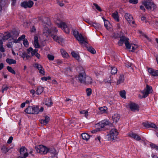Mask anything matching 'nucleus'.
Returning a JSON list of instances; mask_svg holds the SVG:
<instances>
[{
	"label": "nucleus",
	"instance_id": "obj_39",
	"mask_svg": "<svg viewBox=\"0 0 158 158\" xmlns=\"http://www.w3.org/2000/svg\"><path fill=\"white\" fill-rule=\"evenodd\" d=\"M104 81L105 83H108L111 84L112 82V78L110 76H109L104 79Z\"/></svg>",
	"mask_w": 158,
	"mask_h": 158
},
{
	"label": "nucleus",
	"instance_id": "obj_37",
	"mask_svg": "<svg viewBox=\"0 0 158 158\" xmlns=\"http://www.w3.org/2000/svg\"><path fill=\"white\" fill-rule=\"evenodd\" d=\"M104 23V26L106 29H108L109 28V26L110 25V23L109 21L105 19L104 18H102Z\"/></svg>",
	"mask_w": 158,
	"mask_h": 158
},
{
	"label": "nucleus",
	"instance_id": "obj_58",
	"mask_svg": "<svg viewBox=\"0 0 158 158\" xmlns=\"http://www.w3.org/2000/svg\"><path fill=\"white\" fill-rule=\"evenodd\" d=\"M113 36L115 38H120V37H121L122 36H121V35L118 34V33H114L113 35Z\"/></svg>",
	"mask_w": 158,
	"mask_h": 158
},
{
	"label": "nucleus",
	"instance_id": "obj_62",
	"mask_svg": "<svg viewBox=\"0 0 158 158\" xmlns=\"http://www.w3.org/2000/svg\"><path fill=\"white\" fill-rule=\"evenodd\" d=\"M12 43H9L7 44V46L8 48H11L12 47Z\"/></svg>",
	"mask_w": 158,
	"mask_h": 158
},
{
	"label": "nucleus",
	"instance_id": "obj_3",
	"mask_svg": "<svg viewBox=\"0 0 158 158\" xmlns=\"http://www.w3.org/2000/svg\"><path fill=\"white\" fill-rule=\"evenodd\" d=\"M142 4L147 9L150 11H153L156 8V5L151 0H143Z\"/></svg>",
	"mask_w": 158,
	"mask_h": 158
},
{
	"label": "nucleus",
	"instance_id": "obj_30",
	"mask_svg": "<svg viewBox=\"0 0 158 158\" xmlns=\"http://www.w3.org/2000/svg\"><path fill=\"white\" fill-rule=\"evenodd\" d=\"M100 111V113L101 114L107 113V108L106 106L101 107L99 108Z\"/></svg>",
	"mask_w": 158,
	"mask_h": 158
},
{
	"label": "nucleus",
	"instance_id": "obj_49",
	"mask_svg": "<svg viewBox=\"0 0 158 158\" xmlns=\"http://www.w3.org/2000/svg\"><path fill=\"white\" fill-rule=\"evenodd\" d=\"M112 118H120V115L118 113H116L114 114V115L112 116Z\"/></svg>",
	"mask_w": 158,
	"mask_h": 158
},
{
	"label": "nucleus",
	"instance_id": "obj_2",
	"mask_svg": "<svg viewBox=\"0 0 158 158\" xmlns=\"http://www.w3.org/2000/svg\"><path fill=\"white\" fill-rule=\"evenodd\" d=\"M81 70V73L78 76V79L81 83L85 84H91L92 82V79L90 77L86 76L85 71L82 67H80Z\"/></svg>",
	"mask_w": 158,
	"mask_h": 158
},
{
	"label": "nucleus",
	"instance_id": "obj_56",
	"mask_svg": "<svg viewBox=\"0 0 158 158\" xmlns=\"http://www.w3.org/2000/svg\"><path fill=\"white\" fill-rule=\"evenodd\" d=\"M150 146L153 148H155L156 149H157L158 148V146L156 145L155 144L153 143H151L150 144Z\"/></svg>",
	"mask_w": 158,
	"mask_h": 158
},
{
	"label": "nucleus",
	"instance_id": "obj_23",
	"mask_svg": "<svg viewBox=\"0 0 158 158\" xmlns=\"http://www.w3.org/2000/svg\"><path fill=\"white\" fill-rule=\"evenodd\" d=\"M44 103L45 105L48 106H50L52 104L50 98L46 99L44 100Z\"/></svg>",
	"mask_w": 158,
	"mask_h": 158
},
{
	"label": "nucleus",
	"instance_id": "obj_36",
	"mask_svg": "<svg viewBox=\"0 0 158 158\" xmlns=\"http://www.w3.org/2000/svg\"><path fill=\"white\" fill-rule=\"evenodd\" d=\"M44 91L43 88L41 87H39L36 91V94L38 95L40 94Z\"/></svg>",
	"mask_w": 158,
	"mask_h": 158
},
{
	"label": "nucleus",
	"instance_id": "obj_57",
	"mask_svg": "<svg viewBox=\"0 0 158 158\" xmlns=\"http://www.w3.org/2000/svg\"><path fill=\"white\" fill-rule=\"evenodd\" d=\"M13 139V137L12 136H10L7 141V143L10 144L11 143Z\"/></svg>",
	"mask_w": 158,
	"mask_h": 158
},
{
	"label": "nucleus",
	"instance_id": "obj_22",
	"mask_svg": "<svg viewBox=\"0 0 158 158\" xmlns=\"http://www.w3.org/2000/svg\"><path fill=\"white\" fill-rule=\"evenodd\" d=\"M51 33V31H50L48 28L47 27H45L44 30L43 32V36H46L47 37L48 35Z\"/></svg>",
	"mask_w": 158,
	"mask_h": 158
},
{
	"label": "nucleus",
	"instance_id": "obj_5",
	"mask_svg": "<svg viewBox=\"0 0 158 158\" xmlns=\"http://www.w3.org/2000/svg\"><path fill=\"white\" fill-rule=\"evenodd\" d=\"M35 149L37 153L41 154H46L48 151V148L43 145H39L35 147Z\"/></svg>",
	"mask_w": 158,
	"mask_h": 158
},
{
	"label": "nucleus",
	"instance_id": "obj_28",
	"mask_svg": "<svg viewBox=\"0 0 158 158\" xmlns=\"http://www.w3.org/2000/svg\"><path fill=\"white\" fill-rule=\"evenodd\" d=\"M50 119H40L39 122L43 125H46L49 122Z\"/></svg>",
	"mask_w": 158,
	"mask_h": 158
},
{
	"label": "nucleus",
	"instance_id": "obj_32",
	"mask_svg": "<svg viewBox=\"0 0 158 158\" xmlns=\"http://www.w3.org/2000/svg\"><path fill=\"white\" fill-rule=\"evenodd\" d=\"M71 54L72 56L77 60H78L79 59V56L78 53L73 51L71 52Z\"/></svg>",
	"mask_w": 158,
	"mask_h": 158
},
{
	"label": "nucleus",
	"instance_id": "obj_51",
	"mask_svg": "<svg viewBox=\"0 0 158 158\" xmlns=\"http://www.w3.org/2000/svg\"><path fill=\"white\" fill-rule=\"evenodd\" d=\"M87 94L88 96H90L91 94V89L90 88H88L86 90Z\"/></svg>",
	"mask_w": 158,
	"mask_h": 158
},
{
	"label": "nucleus",
	"instance_id": "obj_47",
	"mask_svg": "<svg viewBox=\"0 0 158 158\" xmlns=\"http://www.w3.org/2000/svg\"><path fill=\"white\" fill-rule=\"evenodd\" d=\"M8 89V87L6 85H4L2 87V91L3 93L4 91H6Z\"/></svg>",
	"mask_w": 158,
	"mask_h": 158
},
{
	"label": "nucleus",
	"instance_id": "obj_63",
	"mask_svg": "<svg viewBox=\"0 0 158 158\" xmlns=\"http://www.w3.org/2000/svg\"><path fill=\"white\" fill-rule=\"evenodd\" d=\"M52 84L55 85H57V82L56 80H53L52 81Z\"/></svg>",
	"mask_w": 158,
	"mask_h": 158
},
{
	"label": "nucleus",
	"instance_id": "obj_64",
	"mask_svg": "<svg viewBox=\"0 0 158 158\" xmlns=\"http://www.w3.org/2000/svg\"><path fill=\"white\" fill-rule=\"evenodd\" d=\"M44 117L45 118H51V116L49 115H47L46 114L44 115Z\"/></svg>",
	"mask_w": 158,
	"mask_h": 158
},
{
	"label": "nucleus",
	"instance_id": "obj_41",
	"mask_svg": "<svg viewBox=\"0 0 158 158\" xmlns=\"http://www.w3.org/2000/svg\"><path fill=\"white\" fill-rule=\"evenodd\" d=\"M111 70V73L112 74H114L117 72V69L115 67L111 66L110 67Z\"/></svg>",
	"mask_w": 158,
	"mask_h": 158
},
{
	"label": "nucleus",
	"instance_id": "obj_54",
	"mask_svg": "<svg viewBox=\"0 0 158 158\" xmlns=\"http://www.w3.org/2000/svg\"><path fill=\"white\" fill-rule=\"evenodd\" d=\"M25 35H22L21 36H20L18 38V40H19V41H21L25 39Z\"/></svg>",
	"mask_w": 158,
	"mask_h": 158
},
{
	"label": "nucleus",
	"instance_id": "obj_19",
	"mask_svg": "<svg viewBox=\"0 0 158 158\" xmlns=\"http://www.w3.org/2000/svg\"><path fill=\"white\" fill-rule=\"evenodd\" d=\"M148 73L152 76H158V70H154L151 68L148 69Z\"/></svg>",
	"mask_w": 158,
	"mask_h": 158
},
{
	"label": "nucleus",
	"instance_id": "obj_26",
	"mask_svg": "<svg viewBox=\"0 0 158 158\" xmlns=\"http://www.w3.org/2000/svg\"><path fill=\"white\" fill-rule=\"evenodd\" d=\"M82 139L86 141H88L90 138V135L86 133H83L81 134Z\"/></svg>",
	"mask_w": 158,
	"mask_h": 158
},
{
	"label": "nucleus",
	"instance_id": "obj_43",
	"mask_svg": "<svg viewBox=\"0 0 158 158\" xmlns=\"http://www.w3.org/2000/svg\"><path fill=\"white\" fill-rule=\"evenodd\" d=\"M3 42L2 40H0V51L2 52L5 51V49L3 47Z\"/></svg>",
	"mask_w": 158,
	"mask_h": 158
},
{
	"label": "nucleus",
	"instance_id": "obj_42",
	"mask_svg": "<svg viewBox=\"0 0 158 158\" xmlns=\"http://www.w3.org/2000/svg\"><path fill=\"white\" fill-rule=\"evenodd\" d=\"M7 69L9 72H10L13 74H15L16 73L15 71L11 67L7 66Z\"/></svg>",
	"mask_w": 158,
	"mask_h": 158
},
{
	"label": "nucleus",
	"instance_id": "obj_45",
	"mask_svg": "<svg viewBox=\"0 0 158 158\" xmlns=\"http://www.w3.org/2000/svg\"><path fill=\"white\" fill-rule=\"evenodd\" d=\"M88 51L93 54H94L96 52V51L94 48L91 47L88 48Z\"/></svg>",
	"mask_w": 158,
	"mask_h": 158
},
{
	"label": "nucleus",
	"instance_id": "obj_33",
	"mask_svg": "<svg viewBox=\"0 0 158 158\" xmlns=\"http://www.w3.org/2000/svg\"><path fill=\"white\" fill-rule=\"evenodd\" d=\"M6 61L10 64H15L16 63V61L12 59L8 58L6 59Z\"/></svg>",
	"mask_w": 158,
	"mask_h": 158
},
{
	"label": "nucleus",
	"instance_id": "obj_55",
	"mask_svg": "<svg viewBox=\"0 0 158 158\" xmlns=\"http://www.w3.org/2000/svg\"><path fill=\"white\" fill-rule=\"evenodd\" d=\"M41 79L43 81H47L48 80H50L51 77H42Z\"/></svg>",
	"mask_w": 158,
	"mask_h": 158
},
{
	"label": "nucleus",
	"instance_id": "obj_16",
	"mask_svg": "<svg viewBox=\"0 0 158 158\" xmlns=\"http://www.w3.org/2000/svg\"><path fill=\"white\" fill-rule=\"evenodd\" d=\"M34 67L37 69L39 71L40 73L43 75H44V71L42 66L40 64L35 63L34 64Z\"/></svg>",
	"mask_w": 158,
	"mask_h": 158
},
{
	"label": "nucleus",
	"instance_id": "obj_13",
	"mask_svg": "<svg viewBox=\"0 0 158 158\" xmlns=\"http://www.w3.org/2000/svg\"><path fill=\"white\" fill-rule=\"evenodd\" d=\"M129 108L131 111L135 112L139 110V107L137 104L134 103H131L129 104Z\"/></svg>",
	"mask_w": 158,
	"mask_h": 158
},
{
	"label": "nucleus",
	"instance_id": "obj_11",
	"mask_svg": "<svg viewBox=\"0 0 158 158\" xmlns=\"http://www.w3.org/2000/svg\"><path fill=\"white\" fill-rule=\"evenodd\" d=\"M19 152L20 154V156H19L26 157L28 156V155L27 150L24 147H21L19 150Z\"/></svg>",
	"mask_w": 158,
	"mask_h": 158
},
{
	"label": "nucleus",
	"instance_id": "obj_14",
	"mask_svg": "<svg viewBox=\"0 0 158 158\" xmlns=\"http://www.w3.org/2000/svg\"><path fill=\"white\" fill-rule=\"evenodd\" d=\"M125 19L128 23L131 24H133L134 23L133 17L129 13H126L124 16Z\"/></svg>",
	"mask_w": 158,
	"mask_h": 158
},
{
	"label": "nucleus",
	"instance_id": "obj_21",
	"mask_svg": "<svg viewBox=\"0 0 158 158\" xmlns=\"http://www.w3.org/2000/svg\"><path fill=\"white\" fill-rule=\"evenodd\" d=\"M128 47L129 48H127V49H128L130 51H131L132 52H134L135 51V50L138 47L135 44H130L129 42V44H128Z\"/></svg>",
	"mask_w": 158,
	"mask_h": 158
},
{
	"label": "nucleus",
	"instance_id": "obj_8",
	"mask_svg": "<svg viewBox=\"0 0 158 158\" xmlns=\"http://www.w3.org/2000/svg\"><path fill=\"white\" fill-rule=\"evenodd\" d=\"M57 26L60 27L62 28L63 30L66 33L69 32V29L67 25L64 22H60V23H56Z\"/></svg>",
	"mask_w": 158,
	"mask_h": 158
},
{
	"label": "nucleus",
	"instance_id": "obj_6",
	"mask_svg": "<svg viewBox=\"0 0 158 158\" xmlns=\"http://www.w3.org/2000/svg\"><path fill=\"white\" fill-rule=\"evenodd\" d=\"M152 87L147 85L146 88L144 90L141 91V92L143 95L144 98H145L147 97L149 94L152 93Z\"/></svg>",
	"mask_w": 158,
	"mask_h": 158
},
{
	"label": "nucleus",
	"instance_id": "obj_12",
	"mask_svg": "<svg viewBox=\"0 0 158 158\" xmlns=\"http://www.w3.org/2000/svg\"><path fill=\"white\" fill-rule=\"evenodd\" d=\"M34 3L33 1L30 0L28 2L24 1L21 4V5L23 7L26 8L28 7L31 8L33 6Z\"/></svg>",
	"mask_w": 158,
	"mask_h": 158
},
{
	"label": "nucleus",
	"instance_id": "obj_31",
	"mask_svg": "<svg viewBox=\"0 0 158 158\" xmlns=\"http://www.w3.org/2000/svg\"><path fill=\"white\" fill-rule=\"evenodd\" d=\"M124 81V77L123 75H120L119 78V79L118 80L117 83L118 84H119L123 82Z\"/></svg>",
	"mask_w": 158,
	"mask_h": 158
},
{
	"label": "nucleus",
	"instance_id": "obj_29",
	"mask_svg": "<svg viewBox=\"0 0 158 158\" xmlns=\"http://www.w3.org/2000/svg\"><path fill=\"white\" fill-rule=\"evenodd\" d=\"M32 106H29L25 110V112L28 114H33V113H34L32 111Z\"/></svg>",
	"mask_w": 158,
	"mask_h": 158
},
{
	"label": "nucleus",
	"instance_id": "obj_53",
	"mask_svg": "<svg viewBox=\"0 0 158 158\" xmlns=\"http://www.w3.org/2000/svg\"><path fill=\"white\" fill-rule=\"evenodd\" d=\"M129 2L133 4H136L138 2V0H129Z\"/></svg>",
	"mask_w": 158,
	"mask_h": 158
},
{
	"label": "nucleus",
	"instance_id": "obj_34",
	"mask_svg": "<svg viewBox=\"0 0 158 158\" xmlns=\"http://www.w3.org/2000/svg\"><path fill=\"white\" fill-rule=\"evenodd\" d=\"M60 52L62 56L64 57H67L68 56V53L64 49H60Z\"/></svg>",
	"mask_w": 158,
	"mask_h": 158
},
{
	"label": "nucleus",
	"instance_id": "obj_46",
	"mask_svg": "<svg viewBox=\"0 0 158 158\" xmlns=\"http://www.w3.org/2000/svg\"><path fill=\"white\" fill-rule=\"evenodd\" d=\"M126 92L125 90L121 91L120 93V95L123 98H126Z\"/></svg>",
	"mask_w": 158,
	"mask_h": 158
},
{
	"label": "nucleus",
	"instance_id": "obj_48",
	"mask_svg": "<svg viewBox=\"0 0 158 158\" xmlns=\"http://www.w3.org/2000/svg\"><path fill=\"white\" fill-rule=\"evenodd\" d=\"M81 114H85V118H87L88 115V112L87 110H82L80 112Z\"/></svg>",
	"mask_w": 158,
	"mask_h": 158
},
{
	"label": "nucleus",
	"instance_id": "obj_25",
	"mask_svg": "<svg viewBox=\"0 0 158 158\" xmlns=\"http://www.w3.org/2000/svg\"><path fill=\"white\" fill-rule=\"evenodd\" d=\"M34 45L36 48H39L40 47L38 43V38L37 36H35L34 38Z\"/></svg>",
	"mask_w": 158,
	"mask_h": 158
},
{
	"label": "nucleus",
	"instance_id": "obj_40",
	"mask_svg": "<svg viewBox=\"0 0 158 158\" xmlns=\"http://www.w3.org/2000/svg\"><path fill=\"white\" fill-rule=\"evenodd\" d=\"M11 36V35L10 33H8L6 35L3 36L2 38V39L4 41L8 40L9 38H10Z\"/></svg>",
	"mask_w": 158,
	"mask_h": 158
},
{
	"label": "nucleus",
	"instance_id": "obj_4",
	"mask_svg": "<svg viewBox=\"0 0 158 158\" xmlns=\"http://www.w3.org/2000/svg\"><path fill=\"white\" fill-rule=\"evenodd\" d=\"M73 32L74 37L81 44L86 45L87 43L85 39L77 30H73Z\"/></svg>",
	"mask_w": 158,
	"mask_h": 158
},
{
	"label": "nucleus",
	"instance_id": "obj_15",
	"mask_svg": "<svg viewBox=\"0 0 158 158\" xmlns=\"http://www.w3.org/2000/svg\"><path fill=\"white\" fill-rule=\"evenodd\" d=\"M51 37L56 41L59 44L63 46L64 45L63 43L64 42V40L62 38L60 37H58L57 35H52Z\"/></svg>",
	"mask_w": 158,
	"mask_h": 158
},
{
	"label": "nucleus",
	"instance_id": "obj_18",
	"mask_svg": "<svg viewBox=\"0 0 158 158\" xmlns=\"http://www.w3.org/2000/svg\"><path fill=\"white\" fill-rule=\"evenodd\" d=\"M48 152H49L51 155V156L49 158H57L56 155V150L53 148L49 149Z\"/></svg>",
	"mask_w": 158,
	"mask_h": 158
},
{
	"label": "nucleus",
	"instance_id": "obj_20",
	"mask_svg": "<svg viewBox=\"0 0 158 158\" xmlns=\"http://www.w3.org/2000/svg\"><path fill=\"white\" fill-rule=\"evenodd\" d=\"M38 52V50L35 49L33 50L31 47H30L27 50V53L28 54L31 53L32 56L35 55L36 53Z\"/></svg>",
	"mask_w": 158,
	"mask_h": 158
},
{
	"label": "nucleus",
	"instance_id": "obj_7",
	"mask_svg": "<svg viewBox=\"0 0 158 158\" xmlns=\"http://www.w3.org/2000/svg\"><path fill=\"white\" fill-rule=\"evenodd\" d=\"M129 39L124 36H122L120 37V40L118 42V44L119 46H122L123 43L124 42L127 48H129L128 46L129 44Z\"/></svg>",
	"mask_w": 158,
	"mask_h": 158
},
{
	"label": "nucleus",
	"instance_id": "obj_61",
	"mask_svg": "<svg viewBox=\"0 0 158 158\" xmlns=\"http://www.w3.org/2000/svg\"><path fill=\"white\" fill-rule=\"evenodd\" d=\"M132 65L131 63L127 62L126 64L125 65L127 67H131Z\"/></svg>",
	"mask_w": 158,
	"mask_h": 158
},
{
	"label": "nucleus",
	"instance_id": "obj_17",
	"mask_svg": "<svg viewBox=\"0 0 158 158\" xmlns=\"http://www.w3.org/2000/svg\"><path fill=\"white\" fill-rule=\"evenodd\" d=\"M129 136L137 141H140L141 140V138L139 136L132 132L129 134Z\"/></svg>",
	"mask_w": 158,
	"mask_h": 158
},
{
	"label": "nucleus",
	"instance_id": "obj_9",
	"mask_svg": "<svg viewBox=\"0 0 158 158\" xmlns=\"http://www.w3.org/2000/svg\"><path fill=\"white\" fill-rule=\"evenodd\" d=\"M118 132L116 129H111L110 131V138L111 139L114 140L117 138Z\"/></svg>",
	"mask_w": 158,
	"mask_h": 158
},
{
	"label": "nucleus",
	"instance_id": "obj_50",
	"mask_svg": "<svg viewBox=\"0 0 158 158\" xmlns=\"http://www.w3.org/2000/svg\"><path fill=\"white\" fill-rule=\"evenodd\" d=\"M94 5L96 9L98 10L99 11H102V10L100 8V7L99 6L98 4L96 3H94L93 4Z\"/></svg>",
	"mask_w": 158,
	"mask_h": 158
},
{
	"label": "nucleus",
	"instance_id": "obj_24",
	"mask_svg": "<svg viewBox=\"0 0 158 158\" xmlns=\"http://www.w3.org/2000/svg\"><path fill=\"white\" fill-rule=\"evenodd\" d=\"M91 26L93 27L96 30H99L101 28V25L96 22L93 23Z\"/></svg>",
	"mask_w": 158,
	"mask_h": 158
},
{
	"label": "nucleus",
	"instance_id": "obj_60",
	"mask_svg": "<svg viewBox=\"0 0 158 158\" xmlns=\"http://www.w3.org/2000/svg\"><path fill=\"white\" fill-rule=\"evenodd\" d=\"M27 54L26 52H23L22 53V57L25 60L26 58V56H27Z\"/></svg>",
	"mask_w": 158,
	"mask_h": 158
},
{
	"label": "nucleus",
	"instance_id": "obj_1",
	"mask_svg": "<svg viewBox=\"0 0 158 158\" xmlns=\"http://www.w3.org/2000/svg\"><path fill=\"white\" fill-rule=\"evenodd\" d=\"M115 121V123L117 122V119H104L102 120L96 125L100 127L101 128L105 127L106 128L108 129L110 127L113 126V124Z\"/></svg>",
	"mask_w": 158,
	"mask_h": 158
},
{
	"label": "nucleus",
	"instance_id": "obj_52",
	"mask_svg": "<svg viewBox=\"0 0 158 158\" xmlns=\"http://www.w3.org/2000/svg\"><path fill=\"white\" fill-rule=\"evenodd\" d=\"M48 59L50 60H53L54 58V57L53 56L50 54L48 55Z\"/></svg>",
	"mask_w": 158,
	"mask_h": 158
},
{
	"label": "nucleus",
	"instance_id": "obj_38",
	"mask_svg": "<svg viewBox=\"0 0 158 158\" xmlns=\"http://www.w3.org/2000/svg\"><path fill=\"white\" fill-rule=\"evenodd\" d=\"M32 111L34 112L33 114H37L39 113V108L37 106H32Z\"/></svg>",
	"mask_w": 158,
	"mask_h": 158
},
{
	"label": "nucleus",
	"instance_id": "obj_35",
	"mask_svg": "<svg viewBox=\"0 0 158 158\" xmlns=\"http://www.w3.org/2000/svg\"><path fill=\"white\" fill-rule=\"evenodd\" d=\"M10 147H3L1 149V151L2 153H6L8 152L10 150Z\"/></svg>",
	"mask_w": 158,
	"mask_h": 158
},
{
	"label": "nucleus",
	"instance_id": "obj_44",
	"mask_svg": "<svg viewBox=\"0 0 158 158\" xmlns=\"http://www.w3.org/2000/svg\"><path fill=\"white\" fill-rule=\"evenodd\" d=\"M23 44L24 46L26 47H28L29 46V43L27 40L26 39H24L23 40Z\"/></svg>",
	"mask_w": 158,
	"mask_h": 158
},
{
	"label": "nucleus",
	"instance_id": "obj_27",
	"mask_svg": "<svg viewBox=\"0 0 158 158\" xmlns=\"http://www.w3.org/2000/svg\"><path fill=\"white\" fill-rule=\"evenodd\" d=\"M112 16L116 21L117 22H118L119 21L118 13L117 11H116L114 12L112 14Z\"/></svg>",
	"mask_w": 158,
	"mask_h": 158
},
{
	"label": "nucleus",
	"instance_id": "obj_10",
	"mask_svg": "<svg viewBox=\"0 0 158 158\" xmlns=\"http://www.w3.org/2000/svg\"><path fill=\"white\" fill-rule=\"evenodd\" d=\"M143 126L146 128H152L155 129L156 130H158V127L154 123L146 121L143 123H142Z\"/></svg>",
	"mask_w": 158,
	"mask_h": 158
},
{
	"label": "nucleus",
	"instance_id": "obj_59",
	"mask_svg": "<svg viewBox=\"0 0 158 158\" xmlns=\"http://www.w3.org/2000/svg\"><path fill=\"white\" fill-rule=\"evenodd\" d=\"M85 21L86 23H88L89 25H90L91 26L93 23V22L92 21H90L89 19H86V20H85Z\"/></svg>",
	"mask_w": 158,
	"mask_h": 158
}]
</instances>
